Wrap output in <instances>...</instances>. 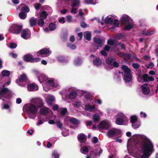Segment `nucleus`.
Segmentation results:
<instances>
[{
    "label": "nucleus",
    "mask_w": 158,
    "mask_h": 158,
    "mask_svg": "<svg viewBox=\"0 0 158 158\" xmlns=\"http://www.w3.org/2000/svg\"><path fill=\"white\" fill-rule=\"evenodd\" d=\"M140 147L143 153L142 156L143 158L149 157L154 151L153 144L149 139L147 138L142 140Z\"/></svg>",
    "instance_id": "f257e3e1"
},
{
    "label": "nucleus",
    "mask_w": 158,
    "mask_h": 158,
    "mask_svg": "<svg viewBox=\"0 0 158 158\" xmlns=\"http://www.w3.org/2000/svg\"><path fill=\"white\" fill-rule=\"evenodd\" d=\"M121 69L125 73L123 78L125 81L128 83L131 82L132 81V75L131 69L125 65H122Z\"/></svg>",
    "instance_id": "f03ea898"
},
{
    "label": "nucleus",
    "mask_w": 158,
    "mask_h": 158,
    "mask_svg": "<svg viewBox=\"0 0 158 158\" xmlns=\"http://www.w3.org/2000/svg\"><path fill=\"white\" fill-rule=\"evenodd\" d=\"M24 107L27 113L34 115L35 117L36 116L38 110L35 105L32 104H28L25 105Z\"/></svg>",
    "instance_id": "7ed1b4c3"
},
{
    "label": "nucleus",
    "mask_w": 158,
    "mask_h": 158,
    "mask_svg": "<svg viewBox=\"0 0 158 158\" xmlns=\"http://www.w3.org/2000/svg\"><path fill=\"white\" fill-rule=\"evenodd\" d=\"M5 84L2 87H4L0 90V98L1 97L4 98L10 99L11 98V94L9 92V89L7 88H4Z\"/></svg>",
    "instance_id": "20e7f679"
},
{
    "label": "nucleus",
    "mask_w": 158,
    "mask_h": 158,
    "mask_svg": "<svg viewBox=\"0 0 158 158\" xmlns=\"http://www.w3.org/2000/svg\"><path fill=\"white\" fill-rule=\"evenodd\" d=\"M23 60L28 62H37L40 61L41 59L39 57L35 58L31 55L26 54L23 57Z\"/></svg>",
    "instance_id": "39448f33"
},
{
    "label": "nucleus",
    "mask_w": 158,
    "mask_h": 158,
    "mask_svg": "<svg viewBox=\"0 0 158 158\" xmlns=\"http://www.w3.org/2000/svg\"><path fill=\"white\" fill-rule=\"evenodd\" d=\"M22 29V26L21 25H13L11 27L10 31L13 33L19 34L21 32Z\"/></svg>",
    "instance_id": "423d86ee"
},
{
    "label": "nucleus",
    "mask_w": 158,
    "mask_h": 158,
    "mask_svg": "<svg viewBox=\"0 0 158 158\" xmlns=\"http://www.w3.org/2000/svg\"><path fill=\"white\" fill-rule=\"evenodd\" d=\"M32 103L35 104L38 107H41L44 106V103L40 98H33L31 101Z\"/></svg>",
    "instance_id": "0eeeda50"
},
{
    "label": "nucleus",
    "mask_w": 158,
    "mask_h": 158,
    "mask_svg": "<svg viewBox=\"0 0 158 158\" xmlns=\"http://www.w3.org/2000/svg\"><path fill=\"white\" fill-rule=\"evenodd\" d=\"M138 77L137 81L139 82H148V75L147 74H144L141 76L140 74H139L137 75Z\"/></svg>",
    "instance_id": "6e6552de"
},
{
    "label": "nucleus",
    "mask_w": 158,
    "mask_h": 158,
    "mask_svg": "<svg viewBox=\"0 0 158 158\" xmlns=\"http://www.w3.org/2000/svg\"><path fill=\"white\" fill-rule=\"evenodd\" d=\"M31 34L30 31L28 29H25L22 30L21 36L23 39H27L30 36Z\"/></svg>",
    "instance_id": "1a4fd4ad"
},
{
    "label": "nucleus",
    "mask_w": 158,
    "mask_h": 158,
    "mask_svg": "<svg viewBox=\"0 0 158 158\" xmlns=\"http://www.w3.org/2000/svg\"><path fill=\"white\" fill-rule=\"evenodd\" d=\"M130 19V18L127 15H122L120 20L121 23L124 25L129 23Z\"/></svg>",
    "instance_id": "9d476101"
},
{
    "label": "nucleus",
    "mask_w": 158,
    "mask_h": 158,
    "mask_svg": "<svg viewBox=\"0 0 158 158\" xmlns=\"http://www.w3.org/2000/svg\"><path fill=\"white\" fill-rule=\"evenodd\" d=\"M118 116L122 117V118H117L116 120L115 123L117 125H122L124 122V120L125 119H125H127V118L123 114H119Z\"/></svg>",
    "instance_id": "9b49d317"
},
{
    "label": "nucleus",
    "mask_w": 158,
    "mask_h": 158,
    "mask_svg": "<svg viewBox=\"0 0 158 158\" xmlns=\"http://www.w3.org/2000/svg\"><path fill=\"white\" fill-rule=\"evenodd\" d=\"M109 124L106 121H102L98 125V127L101 129H108L109 127Z\"/></svg>",
    "instance_id": "f8f14e48"
},
{
    "label": "nucleus",
    "mask_w": 158,
    "mask_h": 158,
    "mask_svg": "<svg viewBox=\"0 0 158 158\" xmlns=\"http://www.w3.org/2000/svg\"><path fill=\"white\" fill-rule=\"evenodd\" d=\"M148 85L147 83H145L141 86L142 88V93L144 95H148L150 92V89L149 88H147Z\"/></svg>",
    "instance_id": "ddd939ff"
},
{
    "label": "nucleus",
    "mask_w": 158,
    "mask_h": 158,
    "mask_svg": "<svg viewBox=\"0 0 158 158\" xmlns=\"http://www.w3.org/2000/svg\"><path fill=\"white\" fill-rule=\"evenodd\" d=\"M50 50L47 48H43L38 52L37 55L38 56H39L40 55H49Z\"/></svg>",
    "instance_id": "4468645a"
},
{
    "label": "nucleus",
    "mask_w": 158,
    "mask_h": 158,
    "mask_svg": "<svg viewBox=\"0 0 158 158\" xmlns=\"http://www.w3.org/2000/svg\"><path fill=\"white\" fill-rule=\"evenodd\" d=\"M28 89L30 91L37 90L38 87L33 83L29 84L27 86Z\"/></svg>",
    "instance_id": "2eb2a0df"
},
{
    "label": "nucleus",
    "mask_w": 158,
    "mask_h": 158,
    "mask_svg": "<svg viewBox=\"0 0 158 158\" xmlns=\"http://www.w3.org/2000/svg\"><path fill=\"white\" fill-rule=\"evenodd\" d=\"M118 134L117 130L111 129L109 130L107 132L108 136L109 137H111L114 135H116Z\"/></svg>",
    "instance_id": "dca6fc26"
},
{
    "label": "nucleus",
    "mask_w": 158,
    "mask_h": 158,
    "mask_svg": "<svg viewBox=\"0 0 158 158\" xmlns=\"http://www.w3.org/2000/svg\"><path fill=\"white\" fill-rule=\"evenodd\" d=\"M78 140L81 143H84L87 138L86 136L83 134H80L78 135Z\"/></svg>",
    "instance_id": "f3484780"
},
{
    "label": "nucleus",
    "mask_w": 158,
    "mask_h": 158,
    "mask_svg": "<svg viewBox=\"0 0 158 158\" xmlns=\"http://www.w3.org/2000/svg\"><path fill=\"white\" fill-rule=\"evenodd\" d=\"M40 83H42L47 80V77L44 74H41L38 77Z\"/></svg>",
    "instance_id": "a211bd4d"
},
{
    "label": "nucleus",
    "mask_w": 158,
    "mask_h": 158,
    "mask_svg": "<svg viewBox=\"0 0 158 158\" xmlns=\"http://www.w3.org/2000/svg\"><path fill=\"white\" fill-rule=\"evenodd\" d=\"M27 79V76L25 73H23L20 75L19 78L16 80V82H23Z\"/></svg>",
    "instance_id": "6ab92c4d"
},
{
    "label": "nucleus",
    "mask_w": 158,
    "mask_h": 158,
    "mask_svg": "<svg viewBox=\"0 0 158 158\" xmlns=\"http://www.w3.org/2000/svg\"><path fill=\"white\" fill-rule=\"evenodd\" d=\"M84 37L88 41H90L91 40V34L89 31H86L84 33Z\"/></svg>",
    "instance_id": "aec40b11"
},
{
    "label": "nucleus",
    "mask_w": 158,
    "mask_h": 158,
    "mask_svg": "<svg viewBox=\"0 0 158 158\" xmlns=\"http://www.w3.org/2000/svg\"><path fill=\"white\" fill-rule=\"evenodd\" d=\"M93 63L94 65L99 66L102 64V60L99 58H96L94 60Z\"/></svg>",
    "instance_id": "412c9836"
},
{
    "label": "nucleus",
    "mask_w": 158,
    "mask_h": 158,
    "mask_svg": "<svg viewBox=\"0 0 158 158\" xmlns=\"http://www.w3.org/2000/svg\"><path fill=\"white\" fill-rule=\"evenodd\" d=\"M30 25L31 27L35 26L37 24V21L36 18H31L29 21Z\"/></svg>",
    "instance_id": "4be33fe9"
},
{
    "label": "nucleus",
    "mask_w": 158,
    "mask_h": 158,
    "mask_svg": "<svg viewBox=\"0 0 158 158\" xmlns=\"http://www.w3.org/2000/svg\"><path fill=\"white\" fill-rule=\"evenodd\" d=\"M93 40L96 43L99 45V46H100V47H101L102 46V42L100 39L97 37H94Z\"/></svg>",
    "instance_id": "5701e85b"
},
{
    "label": "nucleus",
    "mask_w": 158,
    "mask_h": 158,
    "mask_svg": "<svg viewBox=\"0 0 158 158\" xmlns=\"http://www.w3.org/2000/svg\"><path fill=\"white\" fill-rule=\"evenodd\" d=\"M114 58L109 57L106 59V62L108 64L111 66L114 61Z\"/></svg>",
    "instance_id": "b1692460"
},
{
    "label": "nucleus",
    "mask_w": 158,
    "mask_h": 158,
    "mask_svg": "<svg viewBox=\"0 0 158 158\" xmlns=\"http://www.w3.org/2000/svg\"><path fill=\"white\" fill-rule=\"evenodd\" d=\"M70 122L75 125L79 124L80 123V121L77 119L72 118L69 119Z\"/></svg>",
    "instance_id": "393cba45"
},
{
    "label": "nucleus",
    "mask_w": 158,
    "mask_h": 158,
    "mask_svg": "<svg viewBox=\"0 0 158 158\" xmlns=\"http://www.w3.org/2000/svg\"><path fill=\"white\" fill-rule=\"evenodd\" d=\"M41 114L43 115H46L48 113V108H42L40 110Z\"/></svg>",
    "instance_id": "a878e982"
},
{
    "label": "nucleus",
    "mask_w": 158,
    "mask_h": 158,
    "mask_svg": "<svg viewBox=\"0 0 158 158\" xmlns=\"http://www.w3.org/2000/svg\"><path fill=\"white\" fill-rule=\"evenodd\" d=\"M105 23L111 24L113 23V20L112 19L109 18L108 16L106 17L104 20Z\"/></svg>",
    "instance_id": "bb28decb"
},
{
    "label": "nucleus",
    "mask_w": 158,
    "mask_h": 158,
    "mask_svg": "<svg viewBox=\"0 0 158 158\" xmlns=\"http://www.w3.org/2000/svg\"><path fill=\"white\" fill-rule=\"evenodd\" d=\"M27 15L26 14V13L24 12H23L21 11L19 14V18L22 19H25L27 17Z\"/></svg>",
    "instance_id": "cd10ccee"
},
{
    "label": "nucleus",
    "mask_w": 158,
    "mask_h": 158,
    "mask_svg": "<svg viewBox=\"0 0 158 158\" xmlns=\"http://www.w3.org/2000/svg\"><path fill=\"white\" fill-rule=\"evenodd\" d=\"M77 95V93L76 92L72 91L70 93L69 97L70 99H73L75 98Z\"/></svg>",
    "instance_id": "c85d7f7f"
},
{
    "label": "nucleus",
    "mask_w": 158,
    "mask_h": 158,
    "mask_svg": "<svg viewBox=\"0 0 158 158\" xmlns=\"http://www.w3.org/2000/svg\"><path fill=\"white\" fill-rule=\"evenodd\" d=\"M82 60L81 58L79 57H77L75 59L74 61V64L75 65H78L81 64Z\"/></svg>",
    "instance_id": "c756f323"
},
{
    "label": "nucleus",
    "mask_w": 158,
    "mask_h": 158,
    "mask_svg": "<svg viewBox=\"0 0 158 158\" xmlns=\"http://www.w3.org/2000/svg\"><path fill=\"white\" fill-rule=\"evenodd\" d=\"M49 28L51 31L55 30L56 28V25L53 23H51L49 25Z\"/></svg>",
    "instance_id": "7c9ffc66"
},
{
    "label": "nucleus",
    "mask_w": 158,
    "mask_h": 158,
    "mask_svg": "<svg viewBox=\"0 0 158 158\" xmlns=\"http://www.w3.org/2000/svg\"><path fill=\"white\" fill-rule=\"evenodd\" d=\"M124 27V30H125L129 31L133 27V25L132 24L128 23Z\"/></svg>",
    "instance_id": "2f4dec72"
},
{
    "label": "nucleus",
    "mask_w": 158,
    "mask_h": 158,
    "mask_svg": "<svg viewBox=\"0 0 158 158\" xmlns=\"http://www.w3.org/2000/svg\"><path fill=\"white\" fill-rule=\"evenodd\" d=\"M40 16L44 19L46 18L48 14L45 11H43L40 13Z\"/></svg>",
    "instance_id": "473e14b6"
},
{
    "label": "nucleus",
    "mask_w": 158,
    "mask_h": 158,
    "mask_svg": "<svg viewBox=\"0 0 158 158\" xmlns=\"http://www.w3.org/2000/svg\"><path fill=\"white\" fill-rule=\"evenodd\" d=\"M82 153L85 154V153L88 152H89L88 148L86 146H84L82 147L80 149Z\"/></svg>",
    "instance_id": "72a5a7b5"
},
{
    "label": "nucleus",
    "mask_w": 158,
    "mask_h": 158,
    "mask_svg": "<svg viewBox=\"0 0 158 158\" xmlns=\"http://www.w3.org/2000/svg\"><path fill=\"white\" fill-rule=\"evenodd\" d=\"M54 100V97L53 96H51L48 98L47 102L49 105H52Z\"/></svg>",
    "instance_id": "f704fd0d"
},
{
    "label": "nucleus",
    "mask_w": 158,
    "mask_h": 158,
    "mask_svg": "<svg viewBox=\"0 0 158 158\" xmlns=\"http://www.w3.org/2000/svg\"><path fill=\"white\" fill-rule=\"evenodd\" d=\"M1 73L2 75L4 77H8L10 74V72L7 70H3Z\"/></svg>",
    "instance_id": "c9c22d12"
},
{
    "label": "nucleus",
    "mask_w": 158,
    "mask_h": 158,
    "mask_svg": "<svg viewBox=\"0 0 158 158\" xmlns=\"http://www.w3.org/2000/svg\"><path fill=\"white\" fill-rule=\"evenodd\" d=\"M73 2L71 5V6L72 7H74L76 6L77 5H78L80 3L79 0H72Z\"/></svg>",
    "instance_id": "e433bc0d"
},
{
    "label": "nucleus",
    "mask_w": 158,
    "mask_h": 158,
    "mask_svg": "<svg viewBox=\"0 0 158 158\" xmlns=\"http://www.w3.org/2000/svg\"><path fill=\"white\" fill-rule=\"evenodd\" d=\"M137 120V118L136 116L134 115L131 116L130 118V122L132 123H135Z\"/></svg>",
    "instance_id": "4c0bfd02"
},
{
    "label": "nucleus",
    "mask_w": 158,
    "mask_h": 158,
    "mask_svg": "<svg viewBox=\"0 0 158 158\" xmlns=\"http://www.w3.org/2000/svg\"><path fill=\"white\" fill-rule=\"evenodd\" d=\"M61 109L60 111V114L62 116H64L67 112V109L66 108H62Z\"/></svg>",
    "instance_id": "58836bf2"
},
{
    "label": "nucleus",
    "mask_w": 158,
    "mask_h": 158,
    "mask_svg": "<svg viewBox=\"0 0 158 158\" xmlns=\"http://www.w3.org/2000/svg\"><path fill=\"white\" fill-rule=\"evenodd\" d=\"M93 118L94 121H98L100 119V116L98 114H95L93 116Z\"/></svg>",
    "instance_id": "ea45409f"
},
{
    "label": "nucleus",
    "mask_w": 158,
    "mask_h": 158,
    "mask_svg": "<svg viewBox=\"0 0 158 158\" xmlns=\"http://www.w3.org/2000/svg\"><path fill=\"white\" fill-rule=\"evenodd\" d=\"M56 125L59 128L62 129L63 128V125L62 123H61L60 120L57 121L56 122Z\"/></svg>",
    "instance_id": "a19ab883"
},
{
    "label": "nucleus",
    "mask_w": 158,
    "mask_h": 158,
    "mask_svg": "<svg viewBox=\"0 0 158 158\" xmlns=\"http://www.w3.org/2000/svg\"><path fill=\"white\" fill-rule=\"evenodd\" d=\"M44 24V21L43 19H40L38 22V25L39 27H42Z\"/></svg>",
    "instance_id": "79ce46f5"
},
{
    "label": "nucleus",
    "mask_w": 158,
    "mask_h": 158,
    "mask_svg": "<svg viewBox=\"0 0 158 158\" xmlns=\"http://www.w3.org/2000/svg\"><path fill=\"white\" fill-rule=\"evenodd\" d=\"M29 11V9L28 6H24L21 8V11L23 12H25V13H27Z\"/></svg>",
    "instance_id": "37998d69"
},
{
    "label": "nucleus",
    "mask_w": 158,
    "mask_h": 158,
    "mask_svg": "<svg viewBox=\"0 0 158 158\" xmlns=\"http://www.w3.org/2000/svg\"><path fill=\"white\" fill-rule=\"evenodd\" d=\"M59 155L56 152H53L52 154V158H59Z\"/></svg>",
    "instance_id": "c03bdc74"
},
{
    "label": "nucleus",
    "mask_w": 158,
    "mask_h": 158,
    "mask_svg": "<svg viewBox=\"0 0 158 158\" xmlns=\"http://www.w3.org/2000/svg\"><path fill=\"white\" fill-rule=\"evenodd\" d=\"M58 60L60 62H62L65 60L64 57L62 56H59L57 57Z\"/></svg>",
    "instance_id": "a18cd8bd"
},
{
    "label": "nucleus",
    "mask_w": 158,
    "mask_h": 158,
    "mask_svg": "<svg viewBox=\"0 0 158 158\" xmlns=\"http://www.w3.org/2000/svg\"><path fill=\"white\" fill-rule=\"evenodd\" d=\"M132 67L135 69H139L140 67V65L137 63H133L132 64Z\"/></svg>",
    "instance_id": "49530a36"
},
{
    "label": "nucleus",
    "mask_w": 158,
    "mask_h": 158,
    "mask_svg": "<svg viewBox=\"0 0 158 158\" xmlns=\"http://www.w3.org/2000/svg\"><path fill=\"white\" fill-rule=\"evenodd\" d=\"M94 108V106L93 107L91 105H88L86 106L85 110L87 111H91L92 110V109Z\"/></svg>",
    "instance_id": "de8ad7c7"
},
{
    "label": "nucleus",
    "mask_w": 158,
    "mask_h": 158,
    "mask_svg": "<svg viewBox=\"0 0 158 158\" xmlns=\"http://www.w3.org/2000/svg\"><path fill=\"white\" fill-rule=\"evenodd\" d=\"M67 21L70 23L72 22V17L70 15H67L66 16Z\"/></svg>",
    "instance_id": "09e8293b"
},
{
    "label": "nucleus",
    "mask_w": 158,
    "mask_h": 158,
    "mask_svg": "<svg viewBox=\"0 0 158 158\" xmlns=\"http://www.w3.org/2000/svg\"><path fill=\"white\" fill-rule=\"evenodd\" d=\"M17 44L13 42H11L10 45V47L11 48H14L17 47Z\"/></svg>",
    "instance_id": "8fccbe9b"
},
{
    "label": "nucleus",
    "mask_w": 158,
    "mask_h": 158,
    "mask_svg": "<svg viewBox=\"0 0 158 158\" xmlns=\"http://www.w3.org/2000/svg\"><path fill=\"white\" fill-rule=\"evenodd\" d=\"M111 66H113L116 68H118L119 66V64L116 61H114Z\"/></svg>",
    "instance_id": "3c124183"
},
{
    "label": "nucleus",
    "mask_w": 158,
    "mask_h": 158,
    "mask_svg": "<svg viewBox=\"0 0 158 158\" xmlns=\"http://www.w3.org/2000/svg\"><path fill=\"white\" fill-rule=\"evenodd\" d=\"M114 22L113 23L114 26L116 27H118L119 25L118 20L117 19H115L114 20Z\"/></svg>",
    "instance_id": "603ef678"
},
{
    "label": "nucleus",
    "mask_w": 158,
    "mask_h": 158,
    "mask_svg": "<svg viewBox=\"0 0 158 158\" xmlns=\"http://www.w3.org/2000/svg\"><path fill=\"white\" fill-rule=\"evenodd\" d=\"M114 41L112 40H110L107 41V44L109 45L112 46L114 45Z\"/></svg>",
    "instance_id": "864d4df0"
},
{
    "label": "nucleus",
    "mask_w": 158,
    "mask_h": 158,
    "mask_svg": "<svg viewBox=\"0 0 158 158\" xmlns=\"http://www.w3.org/2000/svg\"><path fill=\"white\" fill-rule=\"evenodd\" d=\"M73 105L77 107H78L81 105V103L80 102L77 101L75 102Z\"/></svg>",
    "instance_id": "5fc2aeb1"
},
{
    "label": "nucleus",
    "mask_w": 158,
    "mask_h": 158,
    "mask_svg": "<svg viewBox=\"0 0 158 158\" xmlns=\"http://www.w3.org/2000/svg\"><path fill=\"white\" fill-rule=\"evenodd\" d=\"M68 46L70 47V48L72 49H75L76 48V46L74 44H70L69 45H68Z\"/></svg>",
    "instance_id": "6e6d98bb"
},
{
    "label": "nucleus",
    "mask_w": 158,
    "mask_h": 158,
    "mask_svg": "<svg viewBox=\"0 0 158 158\" xmlns=\"http://www.w3.org/2000/svg\"><path fill=\"white\" fill-rule=\"evenodd\" d=\"M98 139L96 137H94L93 138V140L92 141V142L94 143H96L98 142Z\"/></svg>",
    "instance_id": "4d7b16f0"
},
{
    "label": "nucleus",
    "mask_w": 158,
    "mask_h": 158,
    "mask_svg": "<svg viewBox=\"0 0 158 158\" xmlns=\"http://www.w3.org/2000/svg\"><path fill=\"white\" fill-rule=\"evenodd\" d=\"M64 18L62 17V18H60L59 20V23H65V21L64 20Z\"/></svg>",
    "instance_id": "13d9d810"
},
{
    "label": "nucleus",
    "mask_w": 158,
    "mask_h": 158,
    "mask_svg": "<svg viewBox=\"0 0 158 158\" xmlns=\"http://www.w3.org/2000/svg\"><path fill=\"white\" fill-rule=\"evenodd\" d=\"M101 54L103 56H107V53L104 50H102L101 51Z\"/></svg>",
    "instance_id": "bf43d9fd"
},
{
    "label": "nucleus",
    "mask_w": 158,
    "mask_h": 158,
    "mask_svg": "<svg viewBox=\"0 0 158 158\" xmlns=\"http://www.w3.org/2000/svg\"><path fill=\"white\" fill-rule=\"evenodd\" d=\"M131 54H126L125 55V58L126 60H128L131 57Z\"/></svg>",
    "instance_id": "052dcab7"
},
{
    "label": "nucleus",
    "mask_w": 158,
    "mask_h": 158,
    "mask_svg": "<svg viewBox=\"0 0 158 158\" xmlns=\"http://www.w3.org/2000/svg\"><path fill=\"white\" fill-rule=\"evenodd\" d=\"M154 32L153 31H150L149 32H146L144 34V35L146 36H148L152 34Z\"/></svg>",
    "instance_id": "680f3d73"
},
{
    "label": "nucleus",
    "mask_w": 158,
    "mask_h": 158,
    "mask_svg": "<svg viewBox=\"0 0 158 158\" xmlns=\"http://www.w3.org/2000/svg\"><path fill=\"white\" fill-rule=\"evenodd\" d=\"M110 47L109 46L106 45L104 48V50L105 51H109L110 50Z\"/></svg>",
    "instance_id": "e2e57ef3"
},
{
    "label": "nucleus",
    "mask_w": 158,
    "mask_h": 158,
    "mask_svg": "<svg viewBox=\"0 0 158 158\" xmlns=\"http://www.w3.org/2000/svg\"><path fill=\"white\" fill-rule=\"evenodd\" d=\"M132 126L133 127L134 129H136L138 128L139 126L140 125L136 124L135 123H132Z\"/></svg>",
    "instance_id": "0e129e2a"
},
{
    "label": "nucleus",
    "mask_w": 158,
    "mask_h": 158,
    "mask_svg": "<svg viewBox=\"0 0 158 158\" xmlns=\"http://www.w3.org/2000/svg\"><path fill=\"white\" fill-rule=\"evenodd\" d=\"M93 0H84L85 3L87 4H92Z\"/></svg>",
    "instance_id": "69168bd1"
},
{
    "label": "nucleus",
    "mask_w": 158,
    "mask_h": 158,
    "mask_svg": "<svg viewBox=\"0 0 158 158\" xmlns=\"http://www.w3.org/2000/svg\"><path fill=\"white\" fill-rule=\"evenodd\" d=\"M59 108V106L58 105H55L53 107V110L54 111L57 110Z\"/></svg>",
    "instance_id": "338daca9"
},
{
    "label": "nucleus",
    "mask_w": 158,
    "mask_h": 158,
    "mask_svg": "<svg viewBox=\"0 0 158 158\" xmlns=\"http://www.w3.org/2000/svg\"><path fill=\"white\" fill-rule=\"evenodd\" d=\"M86 125L87 126H90L92 125V122L91 121H87L86 122Z\"/></svg>",
    "instance_id": "774afa93"
}]
</instances>
